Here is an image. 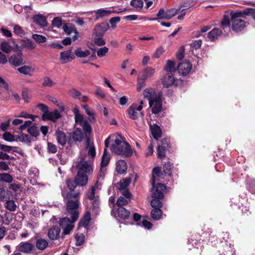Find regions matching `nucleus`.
<instances>
[{"mask_svg":"<svg viewBox=\"0 0 255 255\" xmlns=\"http://www.w3.org/2000/svg\"><path fill=\"white\" fill-rule=\"evenodd\" d=\"M0 49L6 53H9L11 50V47L7 42L3 41L1 43Z\"/></svg>","mask_w":255,"mask_h":255,"instance_id":"50","label":"nucleus"},{"mask_svg":"<svg viewBox=\"0 0 255 255\" xmlns=\"http://www.w3.org/2000/svg\"><path fill=\"white\" fill-rule=\"evenodd\" d=\"M221 25L224 27H230L231 25V20L229 16L224 14L223 19L221 21Z\"/></svg>","mask_w":255,"mask_h":255,"instance_id":"51","label":"nucleus"},{"mask_svg":"<svg viewBox=\"0 0 255 255\" xmlns=\"http://www.w3.org/2000/svg\"><path fill=\"white\" fill-rule=\"evenodd\" d=\"M12 180L13 177L9 173H0V181L10 183L12 181Z\"/></svg>","mask_w":255,"mask_h":255,"instance_id":"38","label":"nucleus"},{"mask_svg":"<svg viewBox=\"0 0 255 255\" xmlns=\"http://www.w3.org/2000/svg\"><path fill=\"white\" fill-rule=\"evenodd\" d=\"M150 205L153 208L150 212L151 217L154 221L160 220L162 216L163 212L161 208L163 206L162 202L158 200L152 199Z\"/></svg>","mask_w":255,"mask_h":255,"instance_id":"3","label":"nucleus"},{"mask_svg":"<svg viewBox=\"0 0 255 255\" xmlns=\"http://www.w3.org/2000/svg\"><path fill=\"white\" fill-rule=\"evenodd\" d=\"M118 216L122 219H127L130 216V211L124 207L119 208L117 210Z\"/></svg>","mask_w":255,"mask_h":255,"instance_id":"30","label":"nucleus"},{"mask_svg":"<svg viewBox=\"0 0 255 255\" xmlns=\"http://www.w3.org/2000/svg\"><path fill=\"white\" fill-rule=\"evenodd\" d=\"M197 0H187L185 1L182 4H180V8L183 7L185 9L181 10V12L184 11L186 9H188L194 5V2L197 1Z\"/></svg>","mask_w":255,"mask_h":255,"instance_id":"44","label":"nucleus"},{"mask_svg":"<svg viewBox=\"0 0 255 255\" xmlns=\"http://www.w3.org/2000/svg\"><path fill=\"white\" fill-rule=\"evenodd\" d=\"M71 51L72 48L67 51L60 52V59L63 60L62 63L71 61L74 58V56H71Z\"/></svg>","mask_w":255,"mask_h":255,"instance_id":"21","label":"nucleus"},{"mask_svg":"<svg viewBox=\"0 0 255 255\" xmlns=\"http://www.w3.org/2000/svg\"><path fill=\"white\" fill-rule=\"evenodd\" d=\"M130 182L131 178L130 177L124 178L117 183V188L119 191H122V189H127Z\"/></svg>","mask_w":255,"mask_h":255,"instance_id":"23","label":"nucleus"},{"mask_svg":"<svg viewBox=\"0 0 255 255\" xmlns=\"http://www.w3.org/2000/svg\"><path fill=\"white\" fill-rule=\"evenodd\" d=\"M145 80H143L142 77L138 78L137 79V90L139 92L145 86Z\"/></svg>","mask_w":255,"mask_h":255,"instance_id":"64","label":"nucleus"},{"mask_svg":"<svg viewBox=\"0 0 255 255\" xmlns=\"http://www.w3.org/2000/svg\"><path fill=\"white\" fill-rule=\"evenodd\" d=\"M162 175L161 168L160 167L156 166L152 170V177L151 179V183L154 185L155 183V177H160Z\"/></svg>","mask_w":255,"mask_h":255,"instance_id":"26","label":"nucleus"},{"mask_svg":"<svg viewBox=\"0 0 255 255\" xmlns=\"http://www.w3.org/2000/svg\"><path fill=\"white\" fill-rule=\"evenodd\" d=\"M246 26V22L243 19L232 21V29L236 32L242 31Z\"/></svg>","mask_w":255,"mask_h":255,"instance_id":"16","label":"nucleus"},{"mask_svg":"<svg viewBox=\"0 0 255 255\" xmlns=\"http://www.w3.org/2000/svg\"><path fill=\"white\" fill-rule=\"evenodd\" d=\"M143 95L144 97L147 99L149 101L150 100H153L155 96H157L155 92L152 94L149 89H145L144 90Z\"/></svg>","mask_w":255,"mask_h":255,"instance_id":"48","label":"nucleus"},{"mask_svg":"<svg viewBox=\"0 0 255 255\" xmlns=\"http://www.w3.org/2000/svg\"><path fill=\"white\" fill-rule=\"evenodd\" d=\"M3 138L5 141L12 142L15 141V136L9 132H5L3 134Z\"/></svg>","mask_w":255,"mask_h":255,"instance_id":"54","label":"nucleus"},{"mask_svg":"<svg viewBox=\"0 0 255 255\" xmlns=\"http://www.w3.org/2000/svg\"><path fill=\"white\" fill-rule=\"evenodd\" d=\"M76 239V245L77 246H80L83 244L85 241V236L83 234H81L80 235L77 234L75 236Z\"/></svg>","mask_w":255,"mask_h":255,"instance_id":"55","label":"nucleus"},{"mask_svg":"<svg viewBox=\"0 0 255 255\" xmlns=\"http://www.w3.org/2000/svg\"><path fill=\"white\" fill-rule=\"evenodd\" d=\"M33 249L34 246L32 244L28 242H21L18 246V250L21 252L29 253Z\"/></svg>","mask_w":255,"mask_h":255,"instance_id":"20","label":"nucleus"},{"mask_svg":"<svg viewBox=\"0 0 255 255\" xmlns=\"http://www.w3.org/2000/svg\"><path fill=\"white\" fill-rule=\"evenodd\" d=\"M94 43L98 46H102L106 44L103 36H92Z\"/></svg>","mask_w":255,"mask_h":255,"instance_id":"40","label":"nucleus"},{"mask_svg":"<svg viewBox=\"0 0 255 255\" xmlns=\"http://www.w3.org/2000/svg\"><path fill=\"white\" fill-rule=\"evenodd\" d=\"M75 178L79 186H84L87 183L88 176L85 173H81L80 171H78L77 175Z\"/></svg>","mask_w":255,"mask_h":255,"instance_id":"18","label":"nucleus"},{"mask_svg":"<svg viewBox=\"0 0 255 255\" xmlns=\"http://www.w3.org/2000/svg\"><path fill=\"white\" fill-rule=\"evenodd\" d=\"M112 10L105 9L104 8H100L97 10L94 11L95 20H97L100 18H103L110 14L112 13Z\"/></svg>","mask_w":255,"mask_h":255,"instance_id":"22","label":"nucleus"},{"mask_svg":"<svg viewBox=\"0 0 255 255\" xmlns=\"http://www.w3.org/2000/svg\"><path fill=\"white\" fill-rule=\"evenodd\" d=\"M72 219L69 217H64L61 219L59 221V226L64 228L67 225H70L74 222H72Z\"/></svg>","mask_w":255,"mask_h":255,"instance_id":"43","label":"nucleus"},{"mask_svg":"<svg viewBox=\"0 0 255 255\" xmlns=\"http://www.w3.org/2000/svg\"><path fill=\"white\" fill-rule=\"evenodd\" d=\"M27 131L30 134V135L35 137H37L40 134L38 128L36 125L29 127L27 128Z\"/></svg>","mask_w":255,"mask_h":255,"instance_id":"39","label":"nucleus"},{"mask_svg":"<svg viewBox=\"0 0 255 255\" xmlns=\"http://www.w3.org/2000/svg\"><path fill=\"white\" fill-rule=\"evenodd\" d=\"M13 31L15 34L20 35V36L25 34V31L22 29V27L18 25L14 26Z\"/></svg>","mask_w":255,"mask_h":255,"instance_id":"61","label":"nucleus"},{"mask_svg":"<svg viewBox=\"0 0 255 255\" xmlns=\"http://www.w3.org/2000/svg\"><path fill=\"white\" fill-rule=\"evenodd\" d=\"M60 232L61 229L59 227L53 226L49 229L47 235L50 240H56L60 237Z\"/></svg>","mask_w":255,"mask_h":255,"instance_id":"15","label":"nucleus"},{"mask_svg":"<svg viewBox=\"0 0 255 255\" xmlns=\"http://www.w3.org/2000/svg\"><path fill=\"white\" fill-rule=\"evenodd\" d=\"M4 207L10 211H15L16 209V205L13 200L7 201L5 203Z\"/></svg>","mask_w":255,"mask_h":255,"instance_id":"45","label":"nucleus"},{"mask_svg":"<svg viewBox=\"0 0 255 255\" xmlns=\"http://www.w3.org/2000/svg\"><path fill=\"white\" fill-rule=\"evenodd\" d=\"M32 37L36 42L39 43H44L47 39L45 36L37 34H33Z\"/></svg>","mask_w":255,"mask_h":255,"instance_id":"52","label":"nucleus"},{"mask_svg":"<svg viewBox=\"0 0 255 255\" xmlns=\"http://www.w3.org/2000/svg\"><path fill=\"white\" fill-rule=\"evenodd\" d=\"M32 18L33 22L41 27H44L47 25L46 17L42 14L34 15Z\"/></svg>","mask_w":255,"mask_h":255,"instance_id":"19","label":"nucleus"},{"mask_svg":"<svg viewBox=\"0 0 255 255\" xmlns=\"http://www.w3.org/2000/svg\"><path fill=\"white\" fill-rule=\"evenodd\" d=\"M50 121L55 122L61 117V115L58 110L56 109L54 111L50 112Z\"/></svg>","mask_w":255,"mask_h":255,"instance_id":"49","label":"nucleus"},{"mask_svg":"<svg viewBox=\"0 0 255 255\" xmlns=\"http://www.w3.org/2000/svg\"><path fill=\"white\" fill-rule=\"evenodd\" d=\"M109 52V48L106 46L98 48L97 50V56L99 57H103L106 56Z\"/></svg>","mask_w":255,"mask_h":255,"instance_id":"53","label":"nucleus"},{"mask_svg":"<svg viewBox=\"0 0 255 255\" xmlns=\"http://www.w3.org/2000/svg\"><path fill=\"white\" fill-rule=\"evenodd\" d=\"M128 200L124 197L120 196L118 199L116 204L119 208L123 207V206L128 204Z\"/></svg>","mask_w":255,"mask_h":255,"instance_id":"60","label":"nucleus"},{"mask_svg":"<svg viewBox=\"0 0 255 255\" xmlns=\"http://www.w3.org/2000/svg\"><path fill=\"white\" fill-rule=\"evenodd\" d=\"M154 69L147 67L145 68L143 71L141 72L139 74L140 76L142 77L143 80H146L151 77L154 74Z\"/></svg>","mask_w":255,"mask_h":255,"instance_id":"27","label":"nucleus"},{"mask_svg":"<svg viewBox=\"0 0 255 255\" xmlns=\"http://www.w3.org/2000/svg\"><path fill=\"white\" fill-rule=\"evenodd\" d=\"M75 54L78 57L85 58L91 54V52L89 50L82 51L81 48L79 47L75 50Z\"/></svg>","mask_w":255,"mask_h":255,"instance_id":"36","label":"nucleus"},{"mask_svg":"<svg viewBox=\"0 0 255 255\" xmlns=\"http://www.w3.org/2000/svg\"><path fill=\"white\" fill-rule=\"evenodd\" d=\"M167 151H172L171 144L169 138H164L160 140L157 148V158L160 159L165 158V153Z\"/></svg>","mask_w":255,"mask_h":255,"instance_id":"2","label":"nucleus"},{"mask_svg":"<svg viewBox=\"0 0 255 255\" xmlns=\"http://www.w3.org/2000/svg\"><path fill=\"white\" fill-rule=\"evenodd\" d=\"M173 168V164L171 163L170 161L165 162L163 166L164 174L168 175V176H171Z\"/></svg>","mask_w":255,"mask_h":255,"instance_id":"34","label":"nucleus"},{"mask_svg":"<svg viewBox=\"0 0 255 255\" xmlns=\"http://www.w3.org/2000/svg\"><path fill=\"white\" fill-rule=\"evenodd\" d=\"M184 52H185L184 47L183 46H181L179 48V49L176 54L177 59L179 60H182L184 58Z\"/></svg>","mask_w":255,"mask_h":255,"instance_id":"63","label":"nucleus"},{"mask_svg":"<svg viewBox=\"0 0 255 255\" xmlns=\"http://www.w3.org/2000/svg\"><path fill=\"white\" fill-rule=\"evenodd\" d=\"M130 5L134 7L141 8L143 7V2L142 0H132Z\"/></svg>","mask_w":255,"mask_h":255,"instance_id":"57","label":"nucleus"},{"mask_svg":"<svg viewBox=\"0 0 255 255\" xmlns=\"http://www.w3.org/2000/svg\"><path fill=\"white\" fill-rule=\"evenodd\" d=\"M66 185L69 190L71 191H73L76 186L78 185L77 184V181H76L75 179L74 180L71 179L67 180Z\"/></svg>","mask_w":255,"mask_h":255,"instance_id":"47","label":"nucleus"},{"mask_svg":"<svg viewBox=\"0 0 255 255\" xmlns=\"http://www.w3.org/2000/svg\"><path fill=\"white\" fill-rule=\"evenodd\" d=\"M79 205V202L78 199L75 201L69 200L67 203V210L70 214L73 222H75L79 217V212L77 211Z\"/></svg>","mask_w":255,"mask_h":255,"instance_id":"4","label":"nucleus"},{"mask_svg":"<svg viewBox=\"0 0 255 255\" xmlns=\"http://www.w3.org/2000/svg\"><path fill=\"white\" fill-rule=\"evenodd\" d=\"M73 225H71V224L70 225H67V226H66L63 228V232L62 234L61 238L63 239V235H69L71 231L73 230Z\"/></svg>","mask_w":255,"mask_h":255,"instance_id":"58","label":"nucleus"},{"mask_svg":"<svg viewBox=\"0 0 255 255\" xmlns=\"http://www.w3.org/2000/svg\"><path fill=\"white\" fill-rule=\"evenodd\" d=\"M179 11L178 9L171 8L165 11L163 8H160L156 14V17L151 19L152 20H156L158 19H170L172 17L176 15Z\"/></svg>","mask_w":255,"mask_h":255,"instance_id":"5","label":"nucleus"},{"mask_svg":"<svg viewBox=\"0 0 255 255\" xmlns=\"http://www.w3.org/2000/svg\"><path fill=\"white\" fill-rule=\"evenodd\" d=\"M24 47L27 48L29 49H34L36 47V44L33 43L30 39H27L26 40H22V44L21 46V48Z\"/></svg>","mask_w":255,"mask_h":255,"instance_id":"37","label":"nucleus"},{"mask_svg":"<svg viewBox=\"0 0 255 255\" xmlns=\"http://www.w3.org/2000/svg\"><path fill=\"white\" fill-rule=\"evenodd\" d=\"M110 28L108 23H101L97 24L93 31L92 36H104L106 31Z\"/></svg>","mask_w":255,"mask_h":255,"instance_id":"9","label":"nucleus"},{"mask_svg":"<svg viewBox=\"0 0 255 255\" xmlns=\"http://www.w3.org/2000/svg\"><path fill=\"white\" fill-rule=\"evenodd\" d=\"M63 29L64 32L68 35H70L72 32H75V33L77 34V32L76 31L74 25L72 23H64Z\"/></svg>","mask_w":255,"mask_h":255,"instance_id":"35","label":"nucleus"},{"mask_svg":"<svg viewBox=\"0 0 255 255\" xmlns=\"http://www.w3.org/2000/svg\"><path fill=\"white\" fill-rule=\"evenodd\" d=\"M151 132L153 137L158 140L162 135V132L160 127L155 125L154 127H151Z\"/></svg>","mask_w":255,"mask_h":255,"instance_id":"31","label":"nucleus"},{"mask_svg":"<svg viewBox=\"0 0 255 255\" xmlns=\"http://www.w3.org/2000/svg\"><path fill=\"white\" fill-rule=\"evenodd\" d=\"M166 189V187L162 183H158L156 185H152L151 196L152 199L160 200L163 198V191Z\"/></svg>","mask_w":255,"mask_h":255,"instance_id":"6","label":"nucleus"},{"mask_svg":"<svg viewBox=\"0 0 255 255\" xmlns=\"http://www.w3.org/2000/svg\"><path fill=\"white\" fill-rule=\"evenodd\" d=\"M77 167L78 169V171H80L81 173H89L93 170L90 164H89L87 161H84L83 160H81L78 163Z\"/></svg>","mask_w":255,"mask_h":255,"instance_id":"14","label":"nucleus"},{"mask_svg":"<svg viewBox=\"0 0 255 255\" xmlns=\"http://www.w3.org/2000/svg\"><path fill=\"white\" fill-rule=\"evenodd\" d=\"M63 24V21L60 17H56L52 20V25L53 27L60 28Z\"/></svg>","mask_w":255,"mask_h":255,"instance_id":"56","label":"nucleus"},{"mask_svg":"<svg viewBox=\"0 0 255 255\" xmlns=\"http://www.w3.org/2000/svg\"><path fill=\"white\" fill-rule=\"evenodd\" d=\"M116 169L119 174H123L127 169V162L124 160H120L116 164Z\"/></svg>","mask_w":255,"mask_h":255,"instance_id":"25","label":"nucleus"},{"mask_svg":"<svg viewBox=\"0 0 255 255\" xmlns=\"http://www.w3.org/2000/svg\"><path fill=\"white\" fill-rule=\"evenodd\" d=\"M17 70L21 74L31 76L32 75V73L34 71V69L31 66L25 65L18 68Z\"/></svg>","mask_w":255,"mask_h":255,"instance_id":"28","label":"nucleus"},{"mask_svg":"<svg viewBox=\"0 0 255 255\" xmlns=\"http://www.w3.org/2000/svg\"><path fill=\"white\" fill-rule=\"evenodd\" d=\"M223 35L222 30L218 28H214L208 33V37L212 42H215Z\"/></svg>","mask_w":255,"mask_h":255,"instance_id":"17","label":"nucleus"},{"mask_svg":"<svg viewBox=\"0 0 255 255\" xmlns=\"http://www.w3.org/2000/svg\"><path fill=\"white\" fill-rule=\"evenodd\" d=\"M69 134H70V136H71L72 141H73L74 144H75V142H81L84 139V133L80 128H76L73 132H70Z\"/></svg>","mask_w":255,"mask_h":255,"instance_id":"13","label":"nucleus"},{"mask_svg":"<svg viewBox=\"0 0 255 255\" xmlns=\"http://www.w3.org/2000/svg\"><path fill=\"white\" fill-rule=\"evenodd\" d=\"M110 160V154L108 153L107 149H105L104 153L102 157V161L101 162V166L102 167H106L109 163Z\"/></svg>","mask_w":255,"mask_h":255,"instance_id":"33","label":"nucleus"},{"mask_svg":"<svg viewBox=\"0 0 255 255\" xmlns=\"http://www.w3.org/2000/svg\"><path fill=\"white\" fill-rule=\"evenodd\" d=\"M54 85V83L52 80L48 77H45L43 78V82L42 86L43 87H51Z\"/></svg>","mask_w":255,"mask_h":255,"instance_id":"59","label":"nucleus"},{"mask_svg":"<svg viewBox=\"0 0 255 255\" xmlns=\"http://www.w3.org/2000/svg\"><path fill=\"white\" fill-rule=\"evenodd\" d=\"M134 107L133 106H130L128 109V112L130 119L136 120L138 118V113L136 112L135 109H134Z\"/></svg>","mask_w":255,"mask_h":255,"instance_id":"42","label":"nucleus"},{"mask_svg":"<svg viewBox=\"0 0 255 255\" xmlns=\"http://www.w3.org/2000/svg\"><path fill=\"white\" fill-rule=\"evenodd\" d=\"M175 63L174 61L170 60H168L164 69L168 71V72H172L175 70Z\"/></svg>","mask_w":255,"mask_h":255,"instance_id":"46","label":"nucleus"},{"mask_svg":"<svg viewBox=\"0 0 255 255\" xmlns=\"http://www.w3.org/2000/svg\"><path fill=\"white\" fill-rule=\"evenodd\" d=\"M192 68V64L187 60L178 64L177 71L180 75L186 76Z\"/></svg>","mask_w":255,"mask_h":255,"instance_id":"11","label":"nucleus"},{"mask_svg":"<svg viewBox=\"0 0 255 255\" xmlns=\"http://www.w3.org/2000/svg\"><path fill=\"white\" fill-rule=\"evenodd\" d=\"M48 242L41 238H38L35 244L36 248L41 251L44 250L48 246Z\"/></svg>","mask_w":255,"mask_h":255,"instance_id":"32","label":"nucleus"},{"mask_svg":"<svg viewBox=\"0 0 255 255\" xmlns=\"http://www.w3.org/2000/svg\"><path fill=\"white\" fill-rule=\"evenodd\" d=\"M247 11V8L242 11H231L230 12V15H231V21L236 20L240 19L239 18L240 17H243L244 15H245V12Z\"/></svg>","mask_w":255,"mask_h":255,"instance_id":"29","label":"nucleus"},{"mask_svg":"<svg viewBox=\"0 0 255 255\" xmlns=\"http://www.w3.org/2000/svg\"><path fill=\"white\" fill-rule=\"evenodd\" d=\"M162 84L164 87L168 88L174 84L176 86L183 84L181 80H175L173 74L172 72H167L162 79Z\"/></svg>","mask_w":255,"mask_h":255,"instance_id":"7","label":"nucleus"},{"mask_svg":"<svg viewBox=\"0 0 255 255\" xmlns=\"http://www.w3.org/2000/svg\"><path fill=\"white\" fill-rule=\"evenodd\" d=\"M149 105L152 108L151 111L153 114L159 113L162 108V101L160 96H155L153 100H150Z\"/></svg>","mask_w":255,"mask_h":255,"instance_id":"10","label":"nucleus"},{"mask_svg":"<svg viewBox=\"0 0 255 255\" xmlns=\"http://www.w3.org/2000/svg\"><path fill=\"white\" fill-rule=\"evenodd\" d=\"M22 54L21 51L12 54L9 58L8 62L11 64L15 67H18L23 64Z\"/></svg>","mask_w":255,"mask_h":255,"instance_id":"12","label":"nucleus"},{"mask_svg":"<svg viewBox=\"0 0 255 255\" xmlns=\"http://www.w3.org/2000/svg\"><path fill=\"white\" fill-rule=\"evenodd\" d=\"M91 219V213L89 211H87L79 221V226L84 227L85 228H87Z\"/></svg>","mask_w":255,"mask_h":255,"instance_id":"24","label":"nucleus"},{"mask_svg":"<svg viewBox=\"0 0 255 255\" xmlns=\"http://www.w3.org/2000/svg\"><path fill=\"white\" fill-rule=\"evenodd\" d=\"M81 126L86 135L90 134L92 132V126L87 121H84Z\"/></svg>","mask_w":255,"mask_h":255,"instance_id":"41","label":"nucleus"},{"mask_svg":"<svg viewBox=\"0 0 255 255\" xmlns=\"http://www.w3.org/2000/svg\"><path fill=\"white\" fill-rule=\"evenodd\" d=\"M112 151L118 155H124L125 157H130L132 154V150L130 145L127 141H122L116 138L114 143L112 145Z\"/></svg>","mask_w":255,"mask_h":255,"instance_id":"1","label":"nucleus"},{"mask_svg":"<svg viewBox=\"0 0 255 255\" xmlns=\"http://www.w3.org/2000/svg\"><path fill=\"white\" fill-rule=\"evenodd\" d=\"M202 41L201 40L193 41L190 45L191 48L194 49H198L200 48L202 45Z\"/></svg>","mask_w":255,"mask_h":255,"instance_id":"62","label":"nucleus"},{"mask_svg":"<svg viewBox=\"0 0 255 255\" xmlns=\"http://www.w3.org/2000/svg\"><path fill=\"white\" fill-rule=\"evenodd\" d=\"M56 135L58 142L62 146H64L66 142H67L68 146L70 147L74 145L73 141H72L71 136L67 138L66 134L63 131L57 130L56 132Z\"/></svg>","mask_w":255,"mask_h":255,"instance_id":"8","label":"nucleus"}]
</instances>
